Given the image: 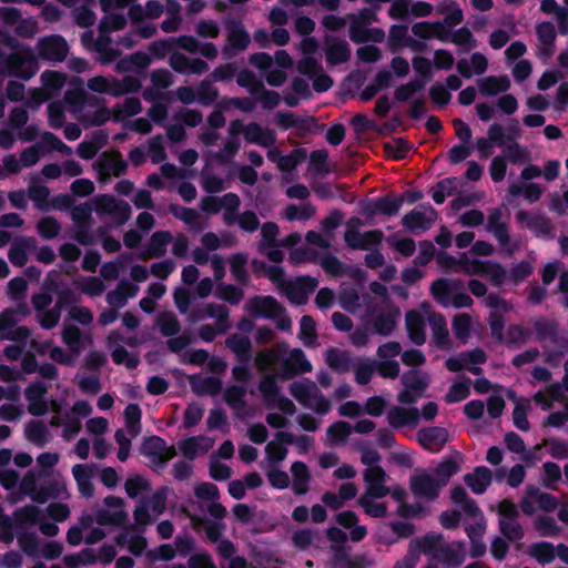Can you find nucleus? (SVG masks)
Instances as JSON below:
<instances>
[{
    "label": "nucleus",
    "mask_w": 568,
    "mask_h": 568,
    "mask_svg": "<svg viewBox=\"0 0 568 568\" xmlns=\"http://www.w3.org/2000/svg\"><path fill=\"white\" fill-rule=\"evenodd\" d=\"M556 546L549 541L534 542L529 547L528 555L540 565L551 564L556 558Z\"/></svg>",
    "instance_id": "33"
},
{
    "label": "nucleus",
    "mask_w": 568,
    "mask_h": 568,
    "mask_svg": "<svg viewBox=\"0 0 568 568\" xmlns=\"http://www.w3.org/2000/svg\"><path fill=\"white\" fill-rule=\"evenodd\" d=\"M313 366L301 348H293L281 363L282 376L286 379L312 372Z\"/></svg>",
    "instance_id": "8"
},
{
    "label": "nucleus",
    "mask_w": 568,
    "mask_h": 568,
    "mask_svg": "<svg viewBox=\"0 0 568 568\" xmlns=\"http://www.w3.org/2000/svg\"><path fill=\"white\" fill-rule=\"evenodd\" d=\"M442 487L440 483L425 470L414 474L409 478L410 491L417 498L434 501L439 497Z\"/></svg>",
    "instance_id": "7"
},
{
    "label": "nucleus",
    "mask_w": 568,
    "mask_h": 568,
    "mask_svg": "<svg viewBox=\"0 0 568 568\" xmlns=\"http://www.w3.org/2000/svg\"><path fill=\"white\" fill-rule=\"evenodd\" d=\"M325 361L333 371L341 374L349 372L353 365L351 354L336 347H329L326 351Z\"/></svg>",
    "instance_id": "26"
},
{
    "label": "nucleus",
    "mask_w": 568,
    "mask_h": 568,
    "mask_svg": "<svg viewBox=\"0 0 568 568\" xmlns=\"http://www.w3.org/2000/svg\"><path fill=\"white\" fill-rule=\"evenodd\" d=\"M307 158V150L305 148H296L290 154L281 158L278 170L282 172H292Z\"/></svg>",
    "instance_id": "56"
},
{
    "label": "nucleus",
    "mask_w": 568,
    "mask_h": 568,
    "mask_svg": "<svg viewBox=\"0 0 568 568\" xmlns=\"http://www.w3.org/2000/svg\"><path fill=\"white\" fill-rule=\"evenodd\" d=\"M225 345L230 348L241 362H248L252 358V343L245 335L231 334L225 339Z\"/></svg>",
    "instance_id": "27"
},
{
    "label": "nucleus",
    "mask_w": 568,
    "mask_h": 568,
    "mask_svg": "<svg viewBox=\"0 0 568 568\" xmlns=\"http://www.w3.org/2000/svg\"><path fill=\"white\" fill-rule=\"evenodd\" d=\"M251 94L257 98L265 110L274 109L281 101L280 94L276 91L266 90L263 83H258L257 88L251 90Z\"/></svg>",
    "instance_id": "55"
},
{
    "label": "nucleus",
    "mask_w": 568,
    "mask_h": 568,
    "mask_svg": "<svg viewBox=\"0 0 568 568\" xmlns=\"http://www.w3.org/2000/svg\"><path fill=\"white\" fill-rule=\"evenodd\" d=\"M49 195L50 190L45 185H30L28 189V196L33 201L34 206L42 212L50 210Z\"/></svg>",
    "instance_id": "54"
},
{
    "label": "nucleus",
    "mask_w": 568,
    "mask_h": 568,
    "mask_svg": "<svg viewBox=\"0 0 568 568\" xmlns=\"http://www.w3.org/2000/svg\"><path fill=\"white\" fill-rule=\"evenodd\" d=\"M437 10L440 14H445L444 23L447 27H456L464 20L463 10L454 0L443 1L438 4Z\"/></svg>",
    "instance_id": "36"
},
{
    "label": "nucleus",
    "mask_w": 568,
    "mask_h": 568,
    "mask_svg": "<svg viewBox=\"0 0 568 568\" xmlns=\"http://www.w3.org/2000/svg\"><path fill=\"white\" fill-rule=\"evenodd\" d=\"M418 444L430 453H438L448 442V432L444 427L429 426L416 434Z\"/></svg>",
    "instance_id": "9"
},
{
    "label": "nucleus",
    "mask_w": 568,
    "mask_h": 568,
    "mask_svg": "<svg viewBox=\"0 0 568 568\" xmlns=\"http://www.w3.org/2000/svg\"><path fill=\"white\" fill-rule=\"evenodd\" d=\"M400 381L405 388L417 393V396H422L429 384L428 377L420 376V373L416 369L405 372Z\"/></svg>",
    "instance_id": "40"
},
{
    "label": "nucleus",
    "mask_w": 568,
    "mask_h": 568,
    "mask_svg": "<svg viewBox=\"0 0 568 568\" xmlns=\"http://www.w3.org/2000/svg\"><path fill=\"white\" fill-rule=\"evenodd\" d=\"M413 144L404 138H395L392 142L384 143V151L388 158L399 161L407 156Z\"/></svg>",
    "instance_id": "41"
},
{
    "label": "nucleus",
    "mask_w": 568,
    "mask_h": 568,
    "mask_svg": "<svg viewBox=\"0 0 568 568\" xmlns=\"http://www.w3.org/2000/svg\"><path fill=\"white\" fill-rule=\"evenodd\" d=\"M173 236L169 231L154 232L146 245V248L141 254L142 260L160 258L165 255L168 245L172 242Z\"/></svg>",
    "instance_id": "18"
},
{
    "label": "nucleus",
    "mask_w": 568,
    "mask_h": 568,
    "mask_svg": "<svg viewBox=\"0 0 568 568\" xmlns=\"http://www.w3.org/2000/svg\"><path fill=\"white\" fill-rule=\"evenodd\" d=\"M94 170L98 172L100 181H108L111 175L121 176L128 171V163L119 150L112 152H103L98 161L93 164Z\"/></svg>",
    "instance_id": "6"
},
{
    "label": "nucleus",
    "mask_w": 568,
    "mask_h": 568,
    "mask_svg": "<svg viewBox=\"0 0 568 568\" xmlns=\"http://www.w3.org/2000/svg\"><path fill=\"white\" fill-rule=\"evenodd\" d=\"M351 48L346 40L337 37L325 38V59L331 65H339L351 58Z\"/></svg>",
    "instance_id": "13"
},
{
    "label": "nucleus",
    "mask_w": 568,
    "mask_h": 568,
    "mask_svg": "<svg viewBox=\"0 0 568 568\" xmlns=\"http://www.w3.org/2000/svg\"><path fill=\"white\" fill-rule=\"evenodd\" d=\"M276 439L278 443L270 442L265 448L268 459L273 463L284 460L287 455V449L284 445H292L295 442L294 435L288 432H278Z\"/></svg>",
    "instance_id": "24"
},
{
    "label": "nucleus",
    "mask_w": 568,
    "mask_h": 568,
    "mask_svg": "<svg viewBox=\"0 0 568 568\" xmlns=\"http://www.w3.org/2000/svg\"><path fill=\"white\" fill-rule=\"evenodd\" d=\"M224 27L227 32L226 40L230 47L239 51H244L251 42V37L245 30L242 21L239 19L227 18L224 21Z\"/></svg>",
    "instance_id": "14"
},
{
    "label": "nucleus",
    "mask_w": 568,
    "mask_h": 568,
    "mask_svg": "<svg viewBox=\"0 0 568 568\" xmlns=\"http://www.w3.org/2000/svg\"><path fill=\"white\" fill-rule=\"evenodd\" d=\"M403 206V199H398L397 195L386 194L383 196H377V210L379 214L385 216H395L398 214Z\"/></svg>",
    "instance_id": "47"
},
{
    "label": "nucleus",
    "mask_w": 568,
    "mask_h": 568,
    "mask_svg": "<svg viewBox=\"0 0 568 568\" xmlns=\"http://www.w3.org/2000/svg\"><path fill=\"white\" fill-rule=\"evenodd\" d=\"M351 433L352 426L344 420L335 422L326 429V435L334 445H344Z\"/></svg>",
    "instance_id": "45"
},
{
    "label": "nucleus",
    "mask_w": 568,
    "mask_h": 568,
    "mask_svg": "<svg viewBox=\"0 0 568 568\" xmlns=\"http://www.w3.org/2000/svg\"><path fill=\"white\" fill-rule=\"evenodd\" d=\"M26 437L37 444L38 446H43L47 443V436L49 434L47 426L43 422L38 419H32L26 425Z\"/></svg>",
    "instance_id": "49"
},
{
    "label": "nucleus",
    "mask_w": 568,
    "mask_h": 568,
    "mask_svg": "<svg viewBox=\"0 0 568 568\" xmlns=\"http://www.w3.org/2000/svg\"><path fill=\"white\" fill-rule=\"evenodd\" d=\"M349 39L354 43L375 42L381 43L385 40V31L382 28H365L357 22L349 23Z\"/></svg>",
    "instance_id": "21"
},
{
    "label": "nucleus",
    "mask_w": 568,
    "mask_h": 568,
    "mask_svg": "<svg viewBox=\"0 0 568 568\" xmlns=\"http://www.w3.org/2000/svg\"><path fill=\"white\" fill-rule=\"evenodd\" d=\"M293 475L292 489L295 495H305L310 488L311 473L304 462H294L291 466Z\"/></svg>",
    "instance_id": "25"
},
{
    "label": "nucleus",
    "mask_w": 568,
    "mask_h": 568,
    "mask_svg": "<svg viewBox=\"0 0 568 568\" xmlns=\"http://www.w3.org/2000/svg\"><path fill=\"white\" fill-rule=\"evenodd\" d=\"M493 473L486 466H477L473 473H468L464 476L465 484L476 495H483L491 484Z\"/></svg>",
    "instance_id": "20"
},
{
    "label": "nucleus",
    "mask_w": 568,
    "mask_h": 568,
    "mask_svg": "<svg viewBox=\"0 0 568 568\" xmlns=\"http://www.w3.org/2000/svg\"><path fill=\"white\" fill-rule=\"evenodd\" d=\"M183 511L190 518L195 529H197L201 524H205V535L211 542L221 541V537L224 530L223 524L212 521L205 517H200L197 515L189 513L187 510Z\"/></svg>",
    "instance_id": "30"
},
{
    "label": "nucleus",
    "mask_w": 568,
    "mask_h": 568,
    "mask_svg": "<svg viewBox=\"0 0 568 568\" xmlns=\"http://www.w3.org/2000/svg\"><path fill=\"white\" fill-rule=\"evenodd\" d=\"M437 215V211L429 203L420 204L403 216L402 225L408 232L418 235L433 226Z\"/></svg>",
    "instance_id": "4"
},
{
    "label": "nucleus",
    "mask_w": 568,
    "mask_h": 568,
    "mask_svg": "<svg viewBox=\"0 0 568 568\" xmlns=\"http://www.w3.org/2000/svg\"><path fill=\"white\" fill-rule=\"evenodd\" d=\"M106 139L102 132L93 134V141H82L78 144L77 153L83 160H92L104 145Z\"/></svg>",
    "instance_id": "38"
},
{
    "label": "nucleus",
    "mask_w": 568,
    "mask_h": 568,
    "mask_svg": "<svg viewBox=\"0 0 568 568\" xmlns=\"http://www.w3.org/2000/svg\"><path fill=\"white\" fill-rule=\"evenodd\" d=\"M460 470V466L457 460L452 457L445 458L435 468L437 480L444 487L448 484L449 479Z\"/></svg>",
    "instance_id": "48"
},
{
    "label": "nucleus",
    "mask_w": 568,
    "mask_h": 568,
    "mask_svg": "<svg viewBox=\"0 0 568 568\" xmlns=\"http://www.w3.org/2000/svg\"><path fill=\"white\" fill-rule=\"evenodd\" d=\"M0 70L7 77L28 81L39 70L37 55L31 47L4 33L0 40Z\"/></svg>",
    "instance_id": "1"
},
{
    "label": "nucleus",
    "mask_w": 568,
    "mask_h": 568,
    "mask_svg": "<svg viewBox=\"0 0 568 568\" xmlns=\"http://www.w3.org/2000/svg\"><path fill=\"white\" fill-rule=\"evenodd\" d=\"M521 128L519 121L511 118L504 129L499 123H493L487 131L488 138L495 145L501 148L510 142H516L521 136Z\"/></svg>",
    "instance_id": "11"
},
{
    "label": "nucleus",
    "mask_w": 568,
    "mask_h": 568,
    "mask_svg": "<svg viewBox=\"0 0 568 568\" xmlns=\"http://www.w3.org/2000/svg\"><path fill=\"white\" fill-rule=\"evenodd\" d=\"M526 493L529 497L537 500L538 507L545 511H552L558 506V501L555 496L549 493H544L539 487L535 485H528Z\"/></svg>",
    "instance_id": "44"
},
{
    "label": "nucleus",
    "mask_w": 568,
    "mask_h": 568,
    "mask_svg": "<svg viewBox=\"0 0 568 568\" xmlns=\"http://www.w3.org/2000/svg\"><path fill=\"white\" fill-rule=\"evenodd\" d=\"M359 300V293L353 286L342 287L338 293L339 306L347 312H354L357 310L361 306Z\"/></svg>",
    "instance_id": "57"
},
{
    "label": "nucleus",
    "mask_w": 568,
    "mask_h": 568,
    "mask_svg": "<svg viewBox=\"0 0 568 568\" xmlns=\"http://www.w3.org/2000/svg\"><path fill=\"white\" fill-rule=\"evenodd\" d=\"M246 388L242 385H231L224 392V402L233 409H243L246 406L244 399Z\"/></svg>",
    "instance_id": "53"
},
{
    "label": "nucleus",
    "mask_w": 568,
    "mask_h": 568,
    "mask_svg": "<svg viewBox=\"0 0 568 568\" xmlns=\"http://www.w3.org/2000/svg\"><path fill=\"white\" fill-rule=\"evenodd\" d=\"M244 311L253 318L275 321L284 315L286 308L272 295H255L246 301Z\"/></svg>",
    "instance_id": "3"
},
{
    "label": "nucleus",
    "mask_w": 568,
    "mask_h": 568,
    "mask_svg": "<svg viewBox=\"0 0 568 568\" xmlns=\"http://www.w3.org/2000/svg\"><path fill=\"white\" fill-rule=\"evenodd\" d=\"M504 146L505 149L503 151V158H505L513 164L523 163L530 159L529 151L517 142H510Z\"/></svg>",
    "instance_id": "64"
},
{
    "label": "nucleus",
    "mask_w": 568,
    "mask_h": 568,
    "mask_svg": "<svg viewBox=\"0 0 568 568\" xmlns=\"http://www.w3.org/2000/svg\"><path fill=\"white\" fill-rule=\"evenodd\" d=\"M470 395V378L464 377L462 382H455L445 395V402L454 404L466 399Z\"/></svg>",
    "instance_id": "50"
},
{
    "label": "nucleus",
    "mask_w": 568,
    "mask_h": 568,
    "mask_svg": "<svg viewBox=\"0 0 568 568\" xmlns=\"http://www.w3.org/2000/svg\"><path fill=\"white\" fill-rule=\"evenodd\" d=\"M139 450L149 459L148 466L156 473L163 471L168 463L176 456L175 447L168 446L166 442L158 435L144 437Z\"/></svg>",
    "instance_id": "2"
},
{
    "label": "nucleus",
    "mask_w": 568,
    "mask_h": 568,
    "mask_svg": "<svg viewBox=\"0 0 568 568\" xmlns=\"http://www.w3.org/2000/svg\"><path fill=\"white\" fill-rule=\"evenodd\" d=\"M290 393L300 404L306 406L311 398L320 394V389L312 382L308 384L294 382L290 385Z\"/></svg>",
    "instance_id": "37"
},
{
    "label": "nucleus",
    "mask_w": 568,
    "mask_h": 568,
    "mask_svg": "<svg viewBox=\"0 0 568 568\" xmlns=\"http://www.w3.org/2000/svg\"><path fill=\"white\" fill-rule=\"evenodd\" d=\"M410 36L408 34V27L405 24H393L388 32V45L393 53L398 52L405 48Z\"/></svg>",
    "instance_id": "39"
},
{
    "label": "nucleus",
    "mask_w": 568,
    "mask_h": 568,
    "mask_svg": "<svg viewBox=\"0 0 568 568\" xmlns=\"http://www.w3.org/2000/svg\"><path fill=\"white\" fill-rule=\"evenodd\" d=\"M532 326L537 342L541 343L549 339L552 344L561 348H568V341L559 336V325L556 321L540 317L532 321Z\"/></svg>",
    "instance_id": "12"
},
{
    "label": "nucleus",
    "mask_w": 568,
    "mask_h": 568,
    "mask_svg": "<svg viewBox=\"0 0 568 568\" xmlns=\"http://www.w3.org/2000/svg\"><path fill=\"white\" fill-rule=\"evenodd\" d=\"M400 312L398 307L390 306L387 312H379L372 318V332L381 336H389L396 328Z\"/></svg>",
    "instance_id": "15"
},
{
    "label": "nucleus",
    "mask_w": 568,
    "mask_h": 568,
    "mask_svg": "<svg viewBox=\"0 0 568 568\" xmlns=\"http://www.w3.org/2000/svg\"><path fill=\"white\" fill-rule=\"evenodd\" d=\"M37 232L43 240H52L61 232V223L51 215L43 216L37 222Z\"/></svg>",
    "instance_id": "42"
},
{
    "label": "nucleus",
    "mask_w": 568,
    "mask_h": 568,
    "mask_svg": "<svg viewBox=\"0 0 568 568\" xmlns=\"http://www.w3.org/2000/svg\"><path fill=\"white\" fill-rule=\"evenodd\" d=\"M67 490L65 485L58 480H49L40 484L37 493L32 496V500L38 504H44L50 498H59Z\"/></svg>",
    "instance_id": "31"
},
{
    "label": "nucleus",
    "mask_w": 568,
    "mask_h": 568,
    "mask_svg": "<svg viewBox=\"0 0 568 568\" xmlns=\"http://www.w3.org/2000/svg\"><path fill=\"white\" fill-rule=\"evenodd\" d=\"M17 526L38 525L41 519V509L34 505H26L14 511Z\"/></svg>",
    "instance_id": "46"
},
{
    "label": "nucleus",
    "mask_w": 568,
    "mask_h": 568,
    "mask_svg": "<svg viewBox=\"0 0 568 568\" xmlns=\"http://www.w3.org/2000/svg\"><path fill=\"white\" fill-rule=\"evenodd\" d=\"M300 337L306 347L314 346L317 339L316 326L312 316L303 315L300 321Z\"/></svg>",
    "instance_id": "59"
},
{
    "label": "nucleus",
    "mask_w": 568,
    "mask_h": 568,
    "mask_svg": "<svg viewBox=\"0 0 568 568\" xmlns=\"http://www.w3.org/2000/svg\"><path fill=\"white\" fill-rule=\"evenodd\" d=\"M191 389L197 396H216L221 393L223 384L216 376L203 377L200 374H193L189 377Z\"/></svg>",
    "instance_id": "17"
},
{
    "label": "nucleus",
    "mask_w": 568,
    "mask_h": 568,
    "mask_svg": "<svg viewBox=\"0 0 568 568\" xmlns=\"http://www.w3.org/2000/svg\"><path fill=\"white\" fill-rule=\"evenodd\" d=\"M174 48V38L168 37L151 42L148 50L151 59L163 60Z\"/></svg>",
    "instance_id": "60"
},
{
    "label": "nucleus",
    "mask_w": 568,
    "mask_h": 568,
    "mask_svg": "<svg viewBox=\"0 0 568 568\" xmlns=\"http://www.w3.org/2000/svg\"><path fill=\"white\" fill-rule=\"evenodd\" d=\"M413 69L418 75L414 80L422 81L424 83V88L426 84L433 79V72H432V62L429 59L416 55L412 60Z\"/></svg>",
    "instance_id": "62"
},
{
    "label": "nucleus",
    "mask_w": 568,
    "mask_h": 568,
    "mask_svg": "<svg viewBox=\"0 0 568 568\" xmlns=\"http://www.w3.org/2000/svg\"><path fill=\"white\" fill-rule=\"evenodd\" d=\"M142 410L135 403L129 404L124 409V419L128 433L135 437L141 429Z\"/></svg>",
    "instance_id": "43"
},
{
    "label": "nucleus",
    "mask_w": 568,
    "mask_h": 568,
    "mask_svg": "<svg viewBox=\"0 0 568 568\" xmlns=\"http://www.w3.org/2000/svg\"><path fill=\"white\" fill-rule=\"evenodd\" d=\"M126 518L128 514L122 509L111 513L106 509L100 508L95 514V521L100 526H120L126 520Z\"/></svg>",
    "instance_id": "61"
},
{
    "label": "nucleus",
    "mask_w": 568,
    "mask_h": 568,
    "mask_svg": "<svg viewBox=\"0 0 568 568\" xmlns=\"http://www.w3.org/2000/svg\"><path fill=\"white\" fill-rule=\"evenodd\" d=\"M156 325L160 333L165 337H172L180 333L181 324L172 311H163L156 317Z\"/></svg>",
    "instance_id": "34"
},
{
    "label": "nucleus",
    "mask_w": 568,
    "mask_h": 568,
    "mask_svg": "<svg viewBox=\"0 0 568 568\" xmlns=\"http://www.w3.org/2000/svg\"><path fill=\"white\" fill-rule=\"evenodd\" d=\"M245 141L263 148H270L276 142V134L271 129H263L258 123H248L245 128Z\"/></svg>",
    "instance_id": "23"
},
{
    "label": "nucleus",
    "mask_w": 568,
    "mask_h": 568,
    "mask_svg": "<svg viewBox=\"0 0 568 568\" xmlns=\"http://www.w3.org/2000/svg\"><path fill=\"white\" fill-rule=\"evenodd\" d=\"M248 256L244 252L234 253L230 256V271L233 278L243 285L250 281V275L246 268Z\"/></svg>",
    "instance_id": "32"
},
{
    "label": "nucleus",
    "mask_w": 568,
    "mask_h": 568,
    "mask_svg": "<svg viewBox=\"0 0 568 568\" xmlns=\"http://www.w3.org/2000/svg\"><path fill=\"white\" fill-rule=\"evenodd\" d=\"M420 415L416 407L405 408L402 406H394L387 413V422L394 429L404 426L415 427L419 423Z\"/></svg>",
    "instance_id": "16"
},
{
    "label": "nucleus",
    "mask_w": 568,
    "mask_h": 568,
    "mask_svg": "<svg viewBox=\"0 0 568 568\" xmlns=\"http://www.w3.org/2000/svg\"><path fill=\"white\" fill-rule=\"evenodd\" d=\"M275 123L282 131L296 128L298 135L304 138L316 125V119L314 116L302 118L291 111H278L275 114Z\"/></svg>",
    "instance_id": "10"
},
{
    "label": "nucleus",
    "mask_w": 568,
    "mask_h": 568,
    "mask_svg": "<svg viewBox=\"0 0 568 568\" xmlns=\"http://www.w3.org/2000/svg\"><path fill=\"white\" fill-rule=\"evenodd\" d=\"M37 241L31 236H23L17 240L8 252L9 261L18 267H22L28 263V253L34 251Z\"/></svg>",
    "instance_id": "19"
},
{
    "label": "nucleus",
    "mask_w": 568,
    "mask_h": 568,
    "mask_svg": "<svg viewBox=\"0 0 568 568\" xmlns=\"http://www.w3.org/2000/svg\"><path fill=\"white\" fill-rule=\"evenodd\" d=\"M478 264L480 266L485 267L483 270L484 271L483 275L487 276L494 286L499 287L504 284L506 276H507V272H506L505 267L499 262L485 261V263H478Z\"/></svg>",
    "instance_id": "51"
},
{
    "label": "nucleus",
    "mask_w": 568,
    "mask_h": 568,
    "mask_svg": "<svg viewBox=\"0 0 568 568\" xmlns=\"http://www.w3.org/2000/svg\"><path fill=\"white\" fill-rule=\"evenodd\" d=\"M216 297L227 302L231 305H239L244 297V292L241 287L233 284H220L216 288Z\"/></svg>",
    "instance_id": "58"
},
{
    "label": "nucleus",
    "mask_w": 568,
    "mask_h": 568,
    "mask_svg": "<svg viewBox=\"0 0 568 568\" xmlns=\"http://www.w3.org/2000/svg\"><path fill=\"white\" fill-rule=\"evenodd\" d=\"M499 531L511 542H518L525 537V530L518 519L499 520Z\"/></svg>",
    "instance_id": "52"
},
{
    "label": "nucleus",
    "mask_w": 568,
    "mask_h": 568,
    "mask_svg": "<svg viewBox=\"0 0 568 568\" xmlns=\"http://www.w3.org/2000/svg\"><path fill=\"white\" fill-rule=\"evenodd\" d=\"M510 88L509 78L504 75H489L479 80V91L485 97H493L501 92L508 91Z\"/></svg>",
    "instance_id": "29"
},
{
    "label": "nucleus",
    "mask_w": 568,
    "mask_h": 568,
    "mask_svg": "<svg viewBox=\"0 0 568 568\" xmlns=\"http://www.w3.org/2000/svg\"><path fill=\"white\" fill-rule=\"evenodd\" d=\"M430 328L433 331L435 344L443 349L449 347V333L447 329V323L444 315L439 313H433L428 317Z\"/></svg>",
    "instance_id": "28"
},
{
    "label": "nucleus",
    "mask_w": 568,
    "mask_h": 568,
    "mask_svg": "<svg viewBox=\"0 0 568 568\" xmlns=\"http://www.w3.org/2000/svg\"><path fill=\"white\" fill-rule=\"evenodd\" d=\"M37 59L51 62H62L69 53L67 40L60 34L44 36L37 41Z\"/></svg>",
    "instance_id": "5"
},
{
    "label": "nucleus",
    "mask_w": 568,
    "mask_h": 568,
    "mask_svg": "<svg viewBox=\"0 0 568 568\" xmlns=\"http://www.w3.org/2000/svg\"><path fill=\"white\" fill-rule=\"evenodd\" d=\"M406 329L409 339L417 346L426 342L425 320L417 311H408L405 316Z\"/></svg>",
    "instance_id": "22"
},
{
    "label": "nucleus",
    "mask_w": 568,
    "mask_h": 568,
    "mask_svg": "<svg viewBox=\"0 0 568 568\" xmlns=\"http://www.w3.org/2000/svg\"><path fill=\"white\" fill-rule=\"evenodd\" d=\"M62 342L69 347L71 353L77 356L84 346L83 333L75 325H65L62 331Z\"/></svg>",
    "instance_id": "35"
},
{
    "label": "nucleus",
    "mask_w": 568,
    "mask_h": 568,
    "mask_svg": "<svg viewBox=\"0 0 568 568\" xmlns=\"http://www.w3.org/2000/svg\"><path fill=\"white\" fill-rule=\"evenodd\" d=\"M436 558L446 566L459 567L465 560V555L462 551L455 550L449 545H444L438 548Z\"/></svg>",
    "instance_id": "63"
}]
</instances>
